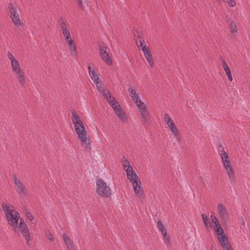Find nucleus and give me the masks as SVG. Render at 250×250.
<instances>
[{
    "label": "nucleus",
    "mask_w": 250,
    "mask_h": 250,
    "mask_svg": "<svg viewBox=\"0 0 250 250\" xmlns=\"http://www.w3.org/2000/svg\"><path fill=\"white\" fill-rule=\"evenodd\" d=\"M176 138V139L177 140V141H178V142H180V136H179V137H178V138Z\"/></svg>",
    "instance_id": "8fccbe9b"
},
{
    "label": "nucleus",
    "mask_w": 250,
    "mask_h": 250,
    "mask_svg": "<svg viewBox=\"0 0 250 250\" xmlns=\"http://www.w3.org/2000/svg\"><path fill=\"white\" fill-rule=\"evenodd\" d=\"M2 208L9 225L12 227H16L20 219L19 213L14 210L13 206L2 204Z\"/></svg>",
    "instance_id": "f03ea898"
},
{
    "label": "nucleus",
    "mask_w": 250,
    "mask_h": 250,
    "mask_svg": "<svg viewBox=\"0 0 250 250\" xmlns=\"http://www.w3.org/2000/svg\"><path fill=\"white\" fill-rule=\"evenodd\" d=\"M123 166L125 172H126L127 177L128 178V174L129 173L132 172V176L134 174H137L133 170L132 167L130 165L129 162L127 160H125L123 161Z\"/></svg>",
    "instance_id": "2eb2a0df"
},
{
    "label": "nucleus",
    "mask_w": 250,
    "mask_h": 250,
    "mask_svg": "<svg viewBox=\"0 0 250 250\" xmlns=\"http://www.w3.org/2000/svg\"><path fill=\"white\" fill-rule=\"evenodd\" d=\"M128 90L130 93V95L132 100L134 103L141 100L139 95L137 93L135 89H134L132 87H129Z\"/></svg>",
    "instance_id": "5701e85b"
},
{
    "label": "nucleus",
    "mask_w": 250,
    "mask_h": 250,
    "mask_svg": "<svg viewBox=\"0 0 250 250\" xmlns=\"http://www.w3.org/2000/svg\"><path fill=\"white\" fill-rule=\"evenodd\" d=\"M100 91H101L104 97V98L106 100L107 102L109 104L116 101L115 98L107 89L104 87H103L100 89Z\"/></svg>",
    "instance_id": "f8f14e48"
},
{
    "label": "nucleus",
    "mask_w": 250,
    "mask_h": 250,
    "mask_svg": "<svg viewBox=\"0 0 250 250\" xmlns=\"http://www.w3.org/2000/svg\"><path fill=\"white\" fill-rule=\"evenodd\" d=\"M46 237L51 241H52L54 239L53 236L50 232H47L46 233Z\"/></svg>",
    "instance_id": "a19ab883"
},
{
    "label": "nucleus",
    "mask_w": 250,
    "mask_h": 250,
    "mask_svg": "<svg viewBox=\"0 0 250 250\" xmlns=\"http://www.w3.org/2000/svg\"><path fill=\"white\" fill-rule=\"evenodd\" d=\"M210 219L213 226L216 225H219V222L217 218L214 215L213 213H212V214L211 215Z\"/></svg>",
    "instance_id": "72a5a7b5"
},
{
    "label": "nucleus",
    "mask_w": 250,
    "mask_h": 250,
    "mask_svg": "<svg viewBox=\"0 0 250 250\" xmlns=\"http://www.w3.org/2000/svg\"><path fill=\"white\" fill-rule=\"evenodd\" d=\"M164 241L166 244L167 246L169 247L171 245V243L170 240L169 236L167 234V232L165 233H163Z\"/></svg>",
    "instance_id": "c85d7f7f"
},
{
    "label": "nucleus",
    "mask_w": 250,
    "mask_h": 250,
    "mask_svg": "<svg viewBox=\"0 0 250 250\" xmlns=\"http://www.w3.org/2000/svg\"><path fill=\"white\" fill-rule=\"evenodd\" d=\"M217 150L219 152V155L221 154V151L222 150H224V148L221 144H220L218 146Z\"/></svg>",
    "instance_id": "c03bdc74"
},
{
    "label": "nucleus",
    "mask_w": 250,
    "mask_h": 250,
    "mask_svg": "<svg viewBox=\"0 0 250 250\" xmlns=\"http://www.w3.org/2000/svg\"><path fill=\"white\" fill-rule=\"evenodd\" d=\"M96 192L102 197H109L112 194L110 188L102 179L96 181Z\"/></svg>",
    "instance_id": "39448f33"
},
{
    "label": "nucleus",
    "mask_w": 250,
    "mask_h": 250,
    "mask_svg": "<svg viewBox=\"0 0 250 250\" xmlns=\"http://www.w3.org/2000/svg\"><path fill=\"white\" fill-rule=\"evenodd\" d=\"M202 218L203 219V221L204 222V225L206 227L208 226V225L209 224L208 218L206 214H202Z\"/></svg>",
    "instance_id": "f704fd0d"
},
{
    "label": "nucleus",
    "mask_w": 250,
    "mask_h": 250,
    "mask_svg": "<svg viewBox=\"0 0 250 250\" xmlns=\"http://www.w3.org/2000/svg\"><path fill=\"white\" fill-rule=\"evenodd\" d=\"M81 146L84 149L90 150H91V140L89 138L83 141L81 144Z\"/></svg>",
    "instance_id": "bb28decb"
},
{
    "label": "nucleus",
    "mask_w": 250,
    "mask_h": 250,
    "mask_svg": "<svg viewBox=\"0 0 250 250\" xmlns=\"http://www.w3.org/2000/svg\"><path fill=\"white\" fill-rule=\"evenodd\" d=\"M214 230L216 233L218 238L220 236H224V234H225L222 227L214 228Z\"/></svg>",
    "instance_id": "2f4dec72"
},
{
    "label": "nucleus",
    "mask_w": 250,
    "mask_h": 250,
    "mask_svg": "<svg viewBox=\"0 0 250 250\" xmlns=\"http://www.w3.org/2000/svg\"><path fill=\"white\" fill-rule=\"evenodd\" d=\"M220 156L221 157V160L222 161V163L224 165V166H227V165H231L230 161L229 159V156L227 152L225 151V150H222L220 152Z\"/></svg>",
    "instance_id": "a211bd4d"
},
{
    "label": "nucleus",
    "mask_w": 250,
    "mask_h": 250,
    "mask_svg": "<svg viewBox=\"0 0 250 250\" xmlns=\"http://www.w3.org/2000/svg\"><path fill=\"white\" fill-rule=\"evenodd\" d=\"M219 214L223 221L228 220L229 216V212L226 206L222 204H219L217 206Z\"/></svg>",
    "instance_id": "9d476101"
},
{
    "label": "nucleus",
    "mask_w": 250,
    "mask_h": 250,
    "mask_svg": "<svg viewBox=\"0 0 250 250\" xmlns=\"http://www.w3.org/2000/svg\"><path fill=\"white\" fill-rule=\"evenodd\" d=\"M222 66L223 67L225 71L226 72V73L228 76V79L229 80V81L231 82L232 81V76L231 74V71L229 69V67L227 64L225 60L222 59Z\"/></svg>",
    "instance_id": "4be33fe9"
},
{
    "label": "nucleus",
    "mask_w": 250,
    "mask_h": 250,
    "mask_svg": "<svg viewBox=\"0 0 250 250\" xmlns=\"http://www.w3.org/2000/svg\"><path fill=\"white\" fill-rule=\"evenodd\" d=\"M21 233L26 240V244L30 245V241L31 240V237L28 229L21 230Z\"/></svg>",
    "instance_id": "b1692460"
},
{
    "label": "nucleus",
    "mask_w": 250,
    "mask_h": 250,
    "mask_svg": "<svg viewBox=\"0 0 250 250\" xmlns=\"http://www.w3.org/2000/svg\"><path fill=\"white\" fill-rule=\"evenodd\" d=\"M164 119L168 126L169 130L171 132V133L173 135L174 137L175 138H178L180 135V132L172 120L170 118L167 114H165L164 115Z\"/></svg>",
    "instance_id": "0eeeda50"
},
{
    "label": "nucleus",
    "mask_w": 250,
    "mask_h": 250,
    "mask_svg": "<svg viewBox=\"0 0 250 250\" xmlns=\"http://www.w3.org/2000/svg\"><path fill=\"white\" fill-rule=\"evenodd\" d=\"M157 227H158V230L159 231H160L162 234L165 233L167 232L165 227L162 223L161 221H158L157 222Z\"/></svg>",
    "instance_id": "c756f323"
},
{
    "label": "nucleus",
    "mask_w": 250,
    "mask_h": 250,
    "mask_svg": "<svg viewBox=\"0 0 250 250\" xmlns=\"http://www.w3.org/2000/svg\"><path fill=\"white\" fill-rule=\"evenodd\" d=\"M142 50L144 52V56H145L146 59L147 60L149 65L151 67H153L154 65V63L153 60L151 52L150 51L148 47H146V45H144V46L142 48Z\"/></svg>",
    "instance_id": "9b49d317"
},
{
    "label": "nucleus",
    "mask_w": 250,
    "mask_h": 250,
    "mask_svg": "<svg viewBox=\"0 0 250 250\" xmlns=\"http://www.w3.org/2000/svg\"><path fill=\"white\" fill-rule=\"evenodd\" d=\"M8 9L10 14V18L15 28L18 30L22 28L23 23L21 21L17 7L12 3L10 2L8 4Z\"/></svg>",
    "instance_id": "20e7f679"
},
{
    "label": "nucleus",
    "mask_w": 250,
    "mask_h": 250,
    "mask_svg": "<svg viewBox=\"0 0 250 250\" xmlns=\"http://www.w3.org/2000/svg\"><path fill=\"white\" fill-rule=\"evenodd\" d=\"M128 179L130 183H131L133 190L135 195L139 198H142L144 197V189L142 186V182L140 178L137 174H134L132 176V172L129 173L128 174Z\"/></svg>",
    "instance_id": "7ed1b4c3"
},
{
    "label": "nucleus",
    "mask_w": 250,
    "mask_h": 250,
    "mask_svg": "<svg viewBox=\"0 0 250 250\" xmlns=\"http://www.w3.org/2000/svg\"><path fill=\"white\" fill-rule=\"evenodd\" d=\"M18 227L21 230L28 229L26 224L22 218L20 219V222Z\"/></svg>",
    "instance_id": "473e14b6"
},
{
    "label": "nucleus",
    "mask_w": 250,
    "mask_h": 250,
    "mask_svg": "<svg viewBox=\"0 0 250 250\" xmlns=\"http://www.w3.org/2000/svg\"><path fill=\"white\" fill-rule=\"evenodd\" d=\"M214 228H220V227H222L221 225L220 224V223H219V225H216L215 226H213Z\"/></svg>",
    "instance_id": "de8ad7c7"
},
{
    "label": "nucleus",
    "mask_w": 250,
    "mask_h": 250,
    "mask_svg": "<svg viewBox=\"0 0 250 250\" xmlns=\"http://www.w3.org/2000/svg\"><path fill=\"white\" fill-rule=\"evenodd\" d=\"M77 1L78 2V5H79V7L81 9L83 10L84 6L83 5V4L84 0H77Z\"/></svg>",
    "instance_id": "ea45409f"
},
{
    "label": "nucleus",
    "mask_w": 250,
    "mask_h": 250,
    "mask_svg": "<svg viewBox=\"0 0 250 250\" xmlns=\"http://www.w3.org/2000/svg\"><path fill=\"white\" fill-rule=\"evenodd\" d=\"M107 47L104 44L99 45V53L101 59L107 63L108 65H112V62L110 57L107 52Z\"/></svg>",
    "instance_id": "6e6552de"
},
{
    "label": "nucleus",
    "mask_w": 250,
    "mask_h": 250,
    "mask_svg": "<svg viewBox=\"0 0 250 250\" xmlns=\"http://www.w3.org/2000/svg\"><path fill=\"white\" fill-rule=\"evenodd\" d=\"M7 57L10 61L12 71L17 79L19 84L21 86H24L25 84V75L24 70L21 68L18 61L12 53L8 52Z\"/></svg>",
    "instance_id": "f257e3e1"
},
{
    "label": "nucleus",
    "mask_w": 250,
    "mask_h": 250,
    "mask_svg": "<svg viewBox=\"0 0 250 250\" xmlns=\"http://www.w3.org/2000/svg\"><path fill=\"white\" fill-rule=\"evenodd\" d=\"M229 26L232 32H236L237 31L236 25L234 22L231 21L229 24Z\"/></svg>",
    "instance_id": "c9c22d12"
},
{
    "label": "nucleus",
    "mask_w": 250,
    "mask_h": 250,
    "mask_svg": "<svg viewBox=\"0 0 250 250\" xmlns=\"http://www.w3.org/2000/svg\"><path fill=\"white\" fill-rule=\"evenodd\" d=\"M26 217H27V218L28 219V220L30 221H33L34 219V217L33 216L31 212H28V211L27 212V213H26Z\"/></svg>",
    "instance_id": "58836bf2"
},
{
    "label": "nucleus",
    "mask_w": 250,
    "mask_h": 250,
    "mask_svg": "<svg viewBox=\"0 0 250 250\" xmlns=\"http://www.w3.org/2000/svg\"><path fill=\"white\" fill-rule=\"evenodd\" d=\"M60 26L62 29V32L63 36L70 34L67 24L64 21H62L60 24Z\"/></svg>",
    "instance_id": "a878e982"
},
{
    "label": "nucleus",
    "mask_w": 250,
    "mask_h": 250,
    "mask_svg": "<svg viewBox=\"0 0 250 250\" xmlns=\"http://www.w3.org/2000/svg\"><path fill=\"white\" fill-rule=\"evenodd\" d=\"M79 139L80 140L81 144L85 140L88 139L89 138L87 137L86 135H84L83 136H80V137H78Z\"/></svg>",
    "instance_id": "4c0bfd02"
},
{
    "label": "nucleus",
    "mask_w": 250,
    "mask_h": 250,
    "mask_svg": "<svg viewBox=\"0 0 250 250\" xmlns=\"http://www.w3.org/2000/svg\"><path fill=\"white\" fill-rule=\"evenodd\" d=\"M228 3L230 6L233 7L235 5L236 3L234 0H227Z\"/></svg>",
    "instance_id": "79ce46f5"
},
{
    "label": "nucleus",
    "mask_w": 250,
    "mask_h": 250,
    "mask_svg": "<svg viewBox=\"0 0 250 250\" xmlns=\"http://www.w3.org/2000/svg\"><path fill=\"white\" fill-rule=\"evenodd\" d=\"M135 104H136V106L138 107V108H140L141 106H143L144 105H145V104L141 100H140L139 101H138L136 102H135Z\"/></svg>",
    "instance_id": "e433bc0d"
},
{
    "label": "nucleus",
    "mask_w": 250,
    "mask_h": 250,
    "mask_svg": "<svg viewBox=\"0 0 250 250\" xmlns=\"http://www.w3.org/2000/svg\"><path fill=\"white\" fill-rule=\"evenodd\" d=\"M62 238L68 250H76V247L69 236L66 234H63Z\"/></svg>",
    "instance_id": "4468645a"
},
{
    "label": "nucleus",
    "mask_w": 250,
    "mask_h": 250,
    "mask_svg": "<svg viewBox=\"0 0 250 250\" xmlns=\"http://www.w3.org/2000/svg\"><path fill=\"white\" fill-rule=\"evenodd\" d=\"M218 239L223 249L229 248V246H231L229 242L228 237L226 234H224V236L219 237Z\"/></svg>",
    "instance_id": "dca6fc26"
},
{
    "label": "nucleus",
    "mask_w": 250,
    "mask_h": 250,
    "mask_svg": "<svg viewBox=\"0 0 250 250\" xmlns=\"http://www.w3.org/2000/svg\"><path fill=\"white\" fill-rule=\"evenodd\" d=\"M89 75H90V76L91 77V79H92V80L94 81V82L96 83L97 87H100L102 88V87H101V85L102 84V83H99L98 81L99 79V77L98 74L96 72V71L95 70H92V71H90Z\"/></svg>",
    "instance_id": "412c9836"
},
{
    "label": "nucleus",
    "mask_w": 250,
    "mask_h": 250,
    "mask_svg": "<svg viewBox=\"0 0 250 250\" xmlns=\"http://www.w3.org/2000/svg\"><path fill=\"white\" fill-rule=\"evenodd\" d=\"M12 179L14 188L17 192L21 197L26 196L27 194V191L21 181L16 175H12Z\"/></svg>",
    "instance_id": "423d86ee"
},
{
    "label": "nucleus",
    "mask_w": 250,
    "mask_h": 250,
    "mask_svg": "<svg viewBox=\"0 0 250 250\" xmlns=\"http://www.w3.org/2000/svg\"><path fill=\"white\" fill-rule=\"evenodd\" d=\"M115 113H116L118 118L121 121H122V122L126 123L127 122V117L126 114L122 108Z\"/></svg>",
    "instance_id": "f3484780"
},
{
    "label": "nucleus",
    "mask_w": 250,
    "mask_h": 250,
    "mask_svg": "<svg viewBox=\"0 0 250 250\" xmlns=\"http://www.w3.org/2000/svg\"><path fill=\"white\" fill-rule=\"evenodd\" d=\"M63 36L65 38V40L66 41V42H67L69 41L72 40L71 36H70V34H67V35Z\"/></svg>",
    "instance_id": "37998d69"
},
{
    "label": "nucleus",
    "mask_w": 250,
    "mask_h": 250,
    "mask_svg": "<svg viewBox=\"0 0 250 250\" xmlns=\"http://www.w3.org/2000/svg\"><path fill=\"white\" fill-rule=\"evenodd\" d=\"M68 48L70 51V56H72L74 58H76L77 56L76 44H73L70 46H69Z\"/></svg>",
    "instance_id": "cd10ccee"
},
{
    "label": "nucleus",
    "mask_w": 250,
    "mask_h": 250,
    "mask_svg": "<svg viewBox=\"0 0 250 250\" xmlns=\"http://www.w3.org/2000/svg\"><path fill=\"white\" fill-rule=\"evenodd\" d=\"M78 137H80V136H83L84 135H87L86 131L85 130V127L83 124L81 126H78L75 128Z\"/></svg>",
    "instance_id": "393cba45"
},
{
    "label": "nucleus",
    "mask_w": 250,
    "mask_h": 250,
    "mask_svg": "<svg viewBox=\"0 0 250 250\" xmlns=\"http://www.w3.org/2000/svg\"><path fill=\"white\" fill-rule=\"evenodd\" d=\"M223 250H233L231 246H229V248H225Z\"/></svg>",
    "instance_id": "49530a36"
},
{
    "label": "nucleus",
    "mask_w": 250,
    "mask_h": 250,
    "mask_svg": "<svg viewBox=\"0 0 250 250\" xmlns=\"http://www.w3.org/2000/svg\"><path fill=\"white\" fill-rule=\"evenodd\" d=\"M243 224L244 225H245V222H244V220H243Z\"/></svg>",
    "instance_id": "3c124183"
},
{
    "label": "nucleus",
    "mask_w": 250,
    "mask_h": 250,
    "mask_svg": "<svg viewBox=\"0 0 250 250\" xmlns=\"http://www.w3.org/2000/svg\"><path fill=\"white\" fill-rule=\"evenodd\" d=\"M88 70H89V73L90 74V71H91V67H90V65L88 66Z\"/></svg>",
    "instance_id": "09e8293b"
},
{
    "label": "nucleus",
    "mask_w": 250,
    "mask_h": 250,
    "mask_svg": "<svg viewBox=\"0 0 250 250\" xmlns=\"http://www.w3.org/2000/svg\"><path fill=\"white\" fill-rule=\"evenodd\" d=\"M140 116H141V121L145 124H149L150 121V113L146 107V105H144L143 106H141L139 108Z\"/></svg>",
    "instance_id": "1a4fd4ad"
},
{
    "label": "nucleus",
    "mask_w": 250,
    "mask_h": 250,
    "mask_svg": "<svg viewBox=\"0 0 250 250\" xmlns=\"http://www.w3.org/2000/svg\"><path fill=\"white\" fill-rule=\"evenodd\" d=\"M67 45H68V47L69 46H70L73 44H75V43L73 41V40H70L69 41V42H66Z\"/></svg>",
    "instance_id": "a18cd8bd"
},
{
    "label": "nucleus",
    "mask_w": 250,
    "mask_h": 250,
    "mask_svg": "<svg viewBox=\"0 0 250 250\" xmlns=\"http://www.w3.org/2000/svg\"><path fill=\"white\" fill-rule=\"evenodd\" d=\"M113 108L114 111L116 112L118 110H120L122 108L120 104L116 101L110 104Z\"/></svg>",
    "instance_id": "7c9ffc66"
},
{
    "label": "nucleus",
    "mask_w": 250,
    "mask_h": 250,
    "mask_svg": "<svg viewBox=\"0 0 250 250\" xmlns=\"http://www.w3.org/2000/svg\"><path fill=\"white\" fill-rule=\"evenodd\" d=\"M71 120L73 124L74 125V127L81 126L83 125V121H82L80 117L78 116L74 110H71Z\"/></svg>",
    "instance_id": "ddd939ff"
},
{
    "label": "nucleus",
    "mask_w": 250,
    "mask_h": 250,
    "mask_svg": "<svg viewBox=\"0 0 250 250\" xmlns=\"http://www.w3.org/2000/svg\"><path fill=\"white\" fill-rule=\"evenodd\" d=\"M224 167L229 175V180L231 181L234 182L235 180V173L232 169L231 165H227Z\"/></svg>",
    "instance_id": "aec40b11"
},
{
    "label": "nucleus",
    "mask_w": 250,
    "mask_h": 250,
    "mask_svg": "<svg viewBox=\"0 0 250 250\" xmlns=\"http://www.w3.org/2000/svg\"><path fill=\"white\" fill-rule=\"evenodd\" d=\"M135 37H136V43L139 48L141 47L142 49L143 48L145 45L144 43L145 42V40L143 38L142 35L139 33L137 32V34L134 33Z\"/></svg>",
    "instance_id": "6ab92c4d"
}]
</instances>
